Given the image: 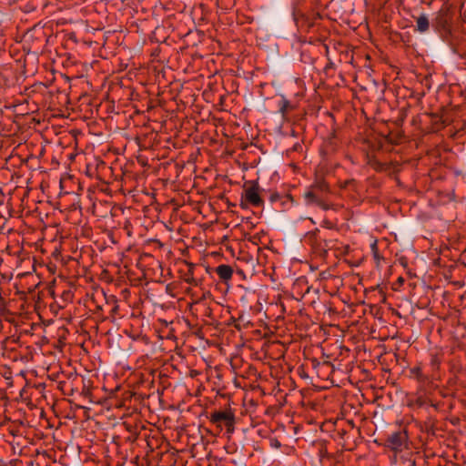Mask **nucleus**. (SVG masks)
Instances as JSON below:
<instances>
[{"instance_id": "obj_3", "label": "nucleus", "mask_w": 466, "mask_h": 466, "mask_svg": "<svg viewBox=\"0 0 466 466\" xmlns=\"http://www.w3.org/2000/svg\"><path fill=\"white\" fill-rule=\"evenodd\" d=\"M384 447L392 451L393 456L410 451L408 431L405 428H400L389 433L385 438Z\"/></svg>"}, {"instance_id": "obj_5", "label": "nucleus", "mask_w": 466, "mask_h": 466, "mask_svg": "<svg viewBox=\"0 0 466 466\" xmlns=\"http://www.w3.org/2000/svg\"><path fill=\"white\" fill-rule=\"evenodd\" d=\"M263 205L264 200L259 195L258 184L256 181H251L250 186L244 188V192L241 195L240 207L242 208H248V206L261 208Z\"/></svg>"}, {"instance_id": "obj_20", "label": "nucleus", "mask_w": 466, "mask_h": 466, "mask_svg": "<svg viewBox=\"0 0 466 466\" xmlns=\"http://www.w3.org/2000/svg\"><path fill=\"white\" fill-rule=\"evenodd\" d=\"M280 445L281 444H280V442L278 440H272L271 441V446L276 447V448H279Z\"/></svg>"}, {"instance_id": "obj_7", "label": "nucleus", "mask_w": 466, "mask_h": 466, "mask_svg": "<svg viewBox=\"0 0 466 466\" xmlns=\"http://www.w3.org/2000/svg\"><path fill=\"white\" fill-rule=\"evenodd\" d=\"M407 406L411 410L433 407L437 408L431 400L420 392H416L409 396L407 400Z\"/></svg>"}, {"instance_id": "obj_11", "label": "nucleus", "mask_w": 466, "mask_h": 466, "mask_svg": "<svg viewBox=\"0 0 466 466\" xmlns=\"http://www.w3.org/2000/svg\"><path fill=\"white\" fill-rule=\"evenodd\" d=\"M413 17L416 19V26L419 32L425 33L429 30L430 22L428 16L425 14H421L418 17Z\"/></svg>"}, {"instance_id": "obj_16", "label": "nucleus", "mask_w": 466, "mask_h": 466, "mask_svg": "<svg viewBox=\"0 0 466 466\" xmlns=\"http://www.w3.org/2000/svg\"><path fill=\"white\" fill-rule=\"evenodd\" d=\"M282 199H286V200H290V201H292V198H291V196H290V195H285V196H282V195H280V194H279V193H278V192H273V193H271V194H270V196H269V201H270L272 204H274V203H276V202H278V201H280V200H282Z\"/></svg>"}, {"instance_id": "obj_14", "label": "nucleus", "mask_w": 466, "mask_h": 466, "mask_svg": "<svg viewBox=\"0 0 466 466\" xmlns=\"http://www.w3.org/2000/svg\"><path fill=\"white\" fill-rule=\"evenodd\" d=\"M370 251L372 254V257L375 260L376 266L379 267L380 264V261L383 260V257L380 256L379 252V247H378V240L374 239L372 243L370 244Z\"/></svg>"}, {"instance_id": "obj_1", "label": "nucleus", "mask_w": 466, "mask_h": 466, "mask_svg": "<svg viewBox=\"0 0 466 466\" xmlns=\"http://www.w3.org/2000/svg\"><path fill=\"white\" fill-rule=\"evenodd\" d=\"M207 418L209 423L208 432L213 436H219L225 430V433L229 438L235 431L236 416L231 409L215 410Z\"/></svg>"}, {"instance_id": "obj_17", "label": "nucleus", "mask_w": 466, "mask_h": 466, "mask_svg": "<svg viewBox=\"0 0 466 466\" xmlns=\"http://www.w3.org/2000/svg\"><path fill=\"white\" fill-rule=\"evenodd\" d=\"M370 166L377 172H382L388 169V165L386 163H382L377 160L372 161Z\"/></svg>"}, {"instance_id": "obj_13", "label": "nucleus", "mask_w": 466, "mask_h": 466, "mask_svg": "<svg viewBox=\"0 0 466 466\" xmlns=\"http://www.w3.org/2000/svg\"><path fill=\"white\" fill-rule=\"evenodd\" d=\"M187 266H188V269H187V272L185 274L184 280H185V282H187L189 285L198 286V281L197 279L194 278V268H195L196 265L193 263H188Z\"/></svg>"}, {"instance_id": "obj_15", "label": "nucleus", "mask_w": 466, "mask_h": 466, "mask_svg": "<svg viewBox=\"0 0 466 466\" xmlns=\"http://www.w3.org/2000/svg\"><path fill=\"white\" fill-rule=\"evenodd\" d=\"M292 109L289 100L282 96L279 101V112L284 116L287 113Z\"/></svg>"}, {"instance_id": "obj_6", "label": "nucleus", "mask_w": 466, "mask_h": 466, "mask_svg": "<svg viewBox=\"0 0 466 466\" xmlns=\"http://www.w3.org/2000/svg\"><path fill=\"white\" fill-rule=\"evenodd\" d=\"M303 241L312 248V251L315 254L322 256L327 253L329 244L325 238L321 236L319 229L316 228L312 231L307 232L304 236Z\"/></svg>"}, {"instance_id": "obj_4", "label": "nucleus", "mask_w": 466, "mask_h": 466, "mask_svg": "<svg viewBox=\"0 0 466 466\" xmlns=\"http://www.w3.org/2000/svg\"><path fill=\"white\" fill-rule=\"evenodd\" d=\"M305 0H296L292 6V15L298 26L309 29L315 24V20L319 18V14L308 13L304 7Z\"/></svg>"}, {"instance_id": "obj_10", "label": "nucleus", "mask_w": 466, "mask_h": 466, "mask_svg": "<svg viewBox=\"0 0 466 466\" xmlns=\"http://www.w3.org/2000/svg\"><path fill=\"white\" fill-rule=\"evenodd\" d=\"M410 378L414 379L420 383L426 382L429 378L422 372V369L420 365L414 366L410 369Z\"/></svg>"}, {"instance_id": "obj_9", "label": "nucleus", "mask_w": 466, "mask_h": 466, "mask_svg": "<svg viewBox=\"0 0 466 466\" xmlns=\"http://www.w3.org/2000/svg\"><path fill=\"white\" fill-rule=\"evenodd\" d=\"M214 271L218 276L219 279L227 283L232 279L233 268L230 265L220 264L214 268Z\"/></svg>"}, {"instance_id": "obj_8", "label": "nucleus", "mask_w": 466, "mask_h": 466, "mask_svg": "<svg viewBox=\"0 0 466 466\" xmlns=\"http://www.w3.org/2000/svg\"><path fill=\"white\" fill-rule=\"evenodd\" d=\"M393 460L398 466H416L415 454L411 450L393 456Z\"/></svg>"}, {"instance_id": "obj_21", "label": "nucleus", "mask_w": 466, "mask_h": 466, "mask_svg": "<svg viewBox=\"0 0 466 466\" xmlns=\"http://www.w3.org/2000/svg\"><path fill=\"white\" fill-rule=\"evenodd\" d=\"M205 315L208 317L211 315V309L209 308L205 309Z\"/></svg>"}, {"instance_id": "obj_19", "label": "nucleus", "mask_w": 466, "mask_h": 466, "mask_svg": "<svg viewBox=\"0 0 466 466\" xmlns=\"http://www.w3.org/2000/svg\"><path fill=\"white\" fill-rule=\"evenodd\" d=\"M5 310V303L3 298L0 296V316L3 314Z\"/></svg>"}, {"instance_id": "obj_2", "label": "nucleus", "mask_w": 466, "mask_h": 466, "mask_svg": "<svg viewBox=\"0 0 466 466\" xmlns=\"http://www.w3.org/2000/svg\"><path fill=\"white\" fill-rule=\"evenodd\" d=\"M330 193V187L323 177H317L302 194L304 204L308 207H318L323 210H329L330 206L326 201V197Z\"/></svg>"}, {"instance_id": "obj_18", "label": "nucleus", "mask_w": 466, "mask_h": 466, "mask_svg": "<svg viewBox=\"0 0 466 466\" xmlns=\"http://www.w3.org/2000/svg\"><path fill=\"white\" fill-rule=\"evenodd\" d=\"M440 364V360L436 355L431 356V365L433 369H437Z\"/></svg>"}, {"instance_id": "obj_12", "label": "nucleus", "mask_w": 466, "mask_h": 466, "mask_svg": "<svg viewBox=\"0 0 466 466\" xmlns=\"http://www.w3.org/2000/svg\"><path fill=\"white\" fill-rule=\"evenodd\" d=\"M436 419L429 416L425 420V421L422 423L421 430L425 431L428 434L434 435L435 434V428H436Z\"/></svg>"}]
</instances>
